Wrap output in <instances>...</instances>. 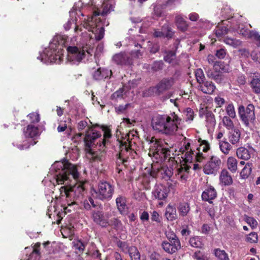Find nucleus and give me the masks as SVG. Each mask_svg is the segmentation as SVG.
<instances>
[{"label": "nucleus", "mask_w": 260, "mask_h": 260, "mask_svg": "<svg viewBox=\"0 0 260 260\" xmlns=\"http://www.w3.org/2000/svg\"><path fill=\"white\" fill-rule=\"evenodd\" d=\"M68 39V37L66 36H55L49 46L40 53L37 59L44 63L60 64L63 61V46L67 47L66 63L78 64L87 54L92 55L93 49L88 48L87 44L82 47L71 46L69 44Z\"/></svg>", "instance_id": "1"}, {"label": "nucleus", "mask_w": 260, "mask_h": 260, "mask_svg": "<svg viewBox=\"0 0 260 260\" xmlns=\"http://www.w3.org/2000/svg\"><path fill=\"white\" fill-rule=\"evenodd\" d=\"M50 173L53 175L52 183L56 185H63L58 188L60 192V199L69 201L73 197H79L84 190L85 182L80 178V174L76 166L64 159L56 161L51 166Z\"/></svg>", "instance_id": "2"}, {"label": "nucleus", "mask_w": 260, "mask_h": 260, "mask_svg": "<svg viewBox=\"0 0 260 260\" xmlns=\"http://www.w3.org/2000/svg\"><path fill=\"white\" fill-rule=\"evenodd\" d=\"M149 144L150 146L148 154L149 156L155 158L156 162L159 161H165L167 159L169 160L170 167H164L159 170L161 174L164 175V177L170 178L174 173V170L176 169L175 171L176 178L182 182H185L188 177L190 167L186 165H178L175 158L170 156V150L164 146L161 141L152 138Z\"/></svg>", "instance_id": "3"}, {"label": "nucleus", "mask_w": 260, "mask_h": 260, "mask_svg": "<svg viewBox=\"0 0 260 260\" xmlns=\"http://www.w3.org/2000/svg\"><path fill=\"white\" fill-rule=\"evenodd\" d=\"M114 5V0H99V4L94 8L93 15L84 19V28L88 30L93 28L92 34L96 40L99 41L104 36V24L97 17L100 15L104 16L113 11Z\"/></svg>", "instance_id": "4"}, {"label": "nucleus", "mask_w": 260, "mask_h": 260, "mask_svg": "<svg viewBox=\"0 0 260 260\" xmlns=\"http://www.w3.org/2000/svg\"><path fill=\"white\" fill-rule=\"evenodd\" d=\"M181 119L175 113L169 115H158L154 116L151 121L153 129L157 132L168 136L176 135L179 130V125Z\"/></svg>", "instance_id": "5"}, {"label": "nucleus", "mask_w": 260, "mask_h": 260, "mask_svg": "<svg viewBox=\"0 0 260 260\" xmlns=\"http://www.w3.org/2000/svg\"><path fill=\"white\" fill-rule=\"evenodd\" d=\"M82 135L84 136V141L86 145L89 146V148L87 149V157L88 158L94 162L101 161L103 156V152L101 151H95L90 148L92 144H94V141L101 136V134L92 128H88V131L86 129L85 132L78 134L79 137H81Z\"/></svg>", "instance_id": "6"}, {"label": "nucleus", "mask_w": 260, "mask_h": 260, "mask_svg": "<svg viewBox=\"0 0 260 260\" xmlns=\"http://www.w3.org/2000/svg\"><path fill=\"white\" fill-rule=\"evenodd\" d=\"M70 15L71 18L66 24H64V29L66 30H69L72 26H74L75 32L77 34L81 32V35L84 40V41H87L89 40V43H92L93 40L94 39V35L92 34V31L93 28L88 30V29L84 28L83 24L84 22V19L86 18H83L84 15L81 13L82 18H80V21H81L80 25L82 26L83 28L78 24V19L76 16V13L73 11H72L70 12Z\"/></svg>", "instance_id": "7"}, {"label": "nucleus", "mask_w": 260, "mask_h": 260, "mask_svg": "<svg viewBox=\"0 0 260 260\" xmlns=\"http://www.w3.org/2000/svg\"><path fill=\"white\" fill-rule=\"evenodd\" d=\"M113 187L107 182H102L99 184L96 189H93L91 191L92 197L101 200H109L113 195Z\"/></svg>", "instance_id": "8"}, {"label": "nucleus", "mask_w": 260, "mask_h": 260, "mask_svg": "<svg viewBox=\"0 0 260 260\" xmlns=\"http://www.w3.org/2000/svg\"><path fill=\"white\" fill-rule=\"evenodd\" d=\"M238 113L241 120L246 126L255 120L254 107L252 104H249L246 108L243 106H239Z\"/></svg>", "instance_id": "9"}, {"label": "nucleus", "mask_w": 260, "mask_h": 260, "mask_svg": "<svg viewBox=\"0 0 260 260\" xmlns=\"http://www.w3.org/2000/svg\"><path fill=\"white\" fill-rule=\"evenodd\" d=\"M184 139L185 141L183 143L182 146L180 148V151L182 153L185 152V154H183L181 157L184 161V164H183L186 165L189 167L186 164L191 162L193 157L194 156H196V155H194L192 148L190 146L192 141L190 139L186 140L185 138H184ZM189 167L190 168V166Z\"/></svg>", "instance_id": "10"}, {"label": "nucleus", "mask_w": 260, "mask_h": 260, "mask_svg": "<svg viewBox=\"0 0 260 260\" xmlns=\"http://www.w3.org/2000/svg\"><path fill=\"white\" fill-rule=\"evenodd\" d=\"M221 161L215 156H212L203 168L204 172L207 175L216 174L220 167Z\"/></svg>", "instance_id": "11"}, {"label": "nucleus", "mask_w": 260, "mask_h": 260, "mask_svg": "<svg viewBox=\"0 0 260 260\" xmlns=\"http://www.w3.org/2000/svg\"><path fill=\"white\" fill-rule=\"evenodd\" d=\"M169 190L168 188L162 184L156 185L152 191L153 197L159 200H165L168 197Z\"/></svg>", "instance_id": "12"}, {"label": "nucleus", "mask_w": 260, "mask_h": 260, "mask_svg": "<svg viewBox=\"0 0 260 260\" xmlns=\"http://www.w3.org/2000/svg\"><path fill=\"white\" fill-rule=\"evenodd\" d=\"M59 192L60 193V191ZM83 192H82L81 194L79 197H77L74 198H73L74 197V194H73L72 197V200H71L70 201V199H68L69 200V201H68V200L66 201V199H64V201L60 200V194L59 196L56 198V199L59 202V203L61 205V206L62 208V209H61V210H62L63 209V212L64 213L71 212L73 208V206L76 203V200H77L78 198H80L82 196Z\"/></svg>", "instance_id": "13"}, {"label": "nucleus", "mask_w": 260, "mask_h": 260, "mask_svg": "<svg viewBox=\"0 0 260 260\" xmlns=\"http://www.w3.org/2000/svg\"><path fill=\"white\" fill-rule=\"evenodd\" d=\"M201 139L199 140L200 142V145L199 147L197 148V150L198 152L196 153V159L197 161L201 162L203 159H204L206 156L202 153L201 151L204 152H207L210 148V146L208 142L206 140H202Z\"/></svg>", "instance_id": "14"}, {"label": "nucleus", "mask_w": 260, "mask_h": 260, "mask_svg": "<svg viewBox=\"0 0 260 260\" xmlns=\"http://www.w3.org/2000/svg\"><path fill=\"white\" fill-rule=\"evenodd\" d=\"M174 84L172 78L162 79L156 86L153 88L155 90L156 93L159 94L169 89Z\"/></svg>", "instance_id": "15"}, {"label": "nucleus", "mask_w": 260, "mask_h": 260, "mask_svg": "<svg viewBox=\"0 0 260 260\" xmlns=\"http://www.w3.org/2000/svg\"><path fill=\"white\" fill-rule=\"evenodd\" d=\"M216 197L217 192L215 188L211 185L207 186L202 194V200L210 204L212 203V200H214Z\"/></svg>", "instance_id": "16"}, {"label": "nucleus", "mask_w": 260, "mask_h": 260, "mask_svg": "<svg viewBox=\"0 0 260 260\" xmlns=\"http://www.w3.org/2000/svg\"><path fill=\"white\" fill-rule=\"evenodd\" d=\"M162 247L163 249L167 253L173 254L176 252L181 248L180 241L164 242H162Z\"/></svg>", "instance_id": "17"}, {"label": "nucleus", "mask_w": 260, "mask_h": 260, "mask_svg": "<svg viewBox=\"0 0 260 260\" xmlns=\"http://www.w3.org/2000/svg\"><path fill=\"white\" fill-rule=\"evenodd\" d=\"M113 60L117 64L128 65L132 62V59L129 57L125 52H120L113 56Z\"/></svg>", "instance_id": "18"}, {"label": "nucleus", "mask_w": 260, "mask_h": 260, "mask_svg": "<svg viewBox=\"0 0 260 260\" xmlns=\"http://www.w3.org/2000/svg\"><path fill=\"white\" fill-rule=\"evenodd\" d=\"M92 217L93 221L97 224L103 227H106L108 226V224H109V221L108 220L107 217H106L102 212H93Z\"/></svg>", "instance_id": "19"}, {"label": "nucleus", "mask_w": 260, "mask_h": 260, "mask_svg": "<svg viewBox=\"0 0 260 260\" xmlns=\"http://www.w3.org/2000/svg\"><path fill=\"white\" fill-rule=\"evenodd\" d=\"M23 134L26 138H34L39 136L40 133L37 126L30 124L24 128Z\"/></svg>", "instance_id": "20"}, {"label": "nucleus", "mask_w": 260, "mask_h": 260, "mask_svg": "<svg viewBox=\"0 0 260 260\" xmlns=\"http://www.w3.org/2000/svg\"><path fill=\"white\" fill-rule=\"evenodd\" d=\"M219 181L221 185L229 186L232 184V178L226 169L221 170L219 175Z\"/></svg>", "instance_id": "21"}, {"label": "nucleus", "mask_w": 260, "mask_h": 260, "mask_svg": "<svg viewBox=\"0 0 260 260\" xmlns=\"http://www.w3.org/2000/svg\"><path fill=\"white\" fill-rule=\"evenodd\" d=\"M199 84V89L205 93L212 94L215 89V85L211 81H203Z\"/></svg>", "instance_id": "22"}, {"label": "nucleus", "mask_w": 260, "mask_h": 260, "mask_svg": "<svg viewBox=\"0 0 260 260\" xmlns=\"http://www.w3.org/2000/svg\"><path fill=\"white\" fill-rule=\"evenodd\" d=\"M253 151V149L251 147H249V149H247L243 147L238 148L236 151L237 156L238 158L248 160L250 157V154Z\"/></svg>", "instance_id": "23"}, {"label": "nucleus", "mask_w": 260, "mask_h": 260, "mask_svg": "<svg viewBox=\"0 0 260 260\" xmlns=\"http://www.w3.org/2000/svg\"><path fill=\"white\" fill-rule=\"evenodd\" d=\"M103 131H104V136L103 138H101L99 142H97V144L99 143V147L100 150H103L104 147L107 144L109 139L111 137L110 131L109 128L106 127H103Z\"/></svg>", "instance_id": "24"}, {"label": "nucleus", "mask_w": 260, "mask_h": 260, "mask_svg": "<svg viewBox=\"0 0 260 260\" xmlns=\"http://www.w3.org/2000/svg\"><path fill=\"white\" fill-rule=\"evenodd\" d=\"M241 133L238 128H234L229 134V140L233 145H237L240 141Z\"/></svg>", "instance_id": "25"}, {"label": "nucleus", "mask_w": 260, "mask_h": 260, "mask_svg": "<svg viewBox=\"0 0 260 260\" xmlns=\"http://www.w3.org/2000/svg\"><path fill=\"white\" fill-rule=\"evenodd\" d=\"M117 208L121 214H125L127 212V206L126 204L125 198L121 196L118 197L116 200Z\"/></svg>", "instance_id": "26"}, {"label": "nucleus", "mask_w": 260, "mask_h": 260, "mask_svg": "<svg viewBox=\"0 0 260 260\" xmlns=\"http://www.w3.org/2000/svg\"><path fill=\"white\" fill-rule=\"evenodd\" d=\"M165 215L168 220L173 221L177 218L176 210L173 206L169 204L166 208Z\"/></svg>", "instance_id": "27"}, {"label": "nucleus", "mask_w": 260, "mask_h": 260, "mask_svg": "<svg viewBox=\"0 0 260 260\" xmlns=\"http://www.w3.org/2000/svg\"><path fill=\"white\" fill-rule=\"evenodd\" d=\"M112 74L111 71L107 69L99 68L93 74V78L96 80H101L106 78L109 75Z\"/></svg>", "instance_id": "28"}, {"label": "nucleus", "mask_w": 260, "mask_h": 260, "mask_svg": "<svg viewBox=\"0 0 260 260\" xmlns=\"http://www.w3.org/2000/svg\"><path fill=\"white\" fill-rule=\"evenodd\" d=\"M72 245L73 249L79 255L83 252L85 248V243L79 240H74Z\"/></svg>", "instance_id": "29"}, {"label": "nucleus", "mask_w": 260, "mask_h": 260, "mask_svg": "<svg viewBox=\"0 0 260 260\" xmlns=\"http://www.w3.org/2000/svg\"><path fill=\"white\" fill-rule=\"evenodd\" d=\"M226 166L228 169L233 173H236L237 171L238 161L237 159L233 156L229 157L226 161Z\"/></svg>", "instance_id": "30"}, {"label": "nucleus", "mask_w": 260, "mask_h": 260, "mask_svg": "<svg viewBox=\"0 0 260 260\" xmlns=\"http://www.w3.org/2000/svg\"><path fill=\"white\" fill-rule=\"evenodd\" d=\"M216 121L214 115L211 113L207 114L206 115V126L209 132L213 130Z\"/></svg>", "instance_id": "31"}, {"label": "nucleus", "mask_w": 260, "mask_h": 260, "mask_svg": "<svg viewBox=\"0 0 260 260\" xmlns=\"http://www.w3.org/2000/svg\"><path fill=\"white\" fill-rule=\"evenodd\" d=\"M250 84L253 91L256 93H260V75H256Z\"/></svg>", "instance_id": "32"}, {"label": "nucleus", "mask_w": 260, "mask_h": 260, "mask_svg": "<svg viewBox=\"0 0 260 260\" xmlns=\"http://www.w3.org/2000/svg\"><path fill=\"white\" fill-rule=\"evenodd\" d=\"M49 218H51L52 216H54L55 215L57 216V223L59 224L60 221L62 218V215L63 213H60L59 211H57V210L55 209V206L53 207L50 206L48 209V213H47Z\"/></svg>", "instance_id": "33"}, {"label": "nucleus", "mask_w": 260, "mask_h": 260, "mask_svg": "<svg viewBox=\"0 0 260 260\" xmlns=\"http://www.w3.org/2000/svg\"><path fill=\"white\" fill-rule=\"evenodd\" d=\"M223 42L226 45L234 48H236L242 45V42L240 40L228 37L224 38Z\"/></svg>", "instance_id": "34"}, {"label": "nucleus", "mask_w": 260, "mask_h": 260, "mask_svg": "<svg viewBox=\"0 0 260 260\" xmlns=\"http://www.w3.org/2000/svg\"><path fill=\"white\" fill-rule=\"evenodd\" d=\"M239 32L244 36H248V37L254 39L257 41V46H260V35L257 32L254 31L243 32L242 30H240Z\"/></svg>", "instance_id": "35"}, {"label": "nucleus", "mask_w": 260, "mask_h": 260, "mask_svg": "<svg viewBox=\"0 0 260 260\" xmlns=\"http://www.w3.org/2000/svg\"><path fill=\"white\" fill-rule=\"evenodd\" d=\"M40 243H36L34 245L33 250L31 254L29 255V257L27 259L24 258L23 259L21 260H37L38 259H39L40 253L38 248L40 247Z\"/></svg>", "instance_id": "36"}, {"label": "nucleus", "mask_w": 260, "mask_h": 260, "mask_svg": "<svg viewBox=\"0 0 260 260\" xmlns=\"http://www.w3.org/2000/svg\"><path fill=\"white\" fill-rule=\"evenodd\" d=\"M177 209L180 215L182 216H186L190 210L189 206L186 203H180Z\"/></svg>", "instance_id": "37"}, {"label": "nucleus", "mask_w": 260, "mask_h": 260, "mask_svg": "<svg viewBox=\"0 0 260 260\" xmlns=\"http://www.w3.org/2000/svg\"><path fill=\"white\" fill-rule=\"evenodd\" d=\"M128 253L131 260H140V253L137 247L135 246L129 247Z\"/></svg>", "instance_id": "38"}, {"label": "nucleus", "mask_w": 260, "mask_h": 260, "mask_svg": "<svg viewBox=\"0 0 260 260\" xmlns=\"http://www.w3.org/2000/svg\"><path fill=\"white\" fill-rule=\"evenodd\" d=\"M220 149L224 154H228L232 149L231 144L226 141H220L219 142Z\"/></svg>", "instance_id": "39"}, {"label": "nucleus", "mask_w": 260, "mask_h": 260, "mask_svg": "<svg viewBox=\"0 0 260 260\" xmlns=\"http://www.w3.org/2000/svg\"><path fill=\"white\" fill-rule=\"evenodd\" d=\"M214 254L218 260H230L228 253L223 250L215 249Z\"/></svg>", "instance_id": "40"}, {"label": "nucleus", "mask_w": 260, "mask_h": 260, "mask_svg": "<svg viewBox=\"0 0 260 260\" xmlns=\"http://www.w3.org/2000/svg\"><path fill=\"white\" fill-rule=\"evenodd\" d=\"M252 169V164L247 163L244 168L240 172V176L243 179L247 178L251 173Z\"/></svg>", "instance_id": "41"}, {"label": "nucleus", "mask_w": 260, "mask_h": 260, "mask_svg": "<svg viewBox=\"0 0 260 260\" xmlns=\"http://www.w3.org/2000/svg\"><path fill=\"white\" fill-rule=\"evenodd\" d=\"M175 21L178 28L181 30H185L187 26L186 21L180 15H177L175 17Z\"/></svg>", "instance_id": "42"}, {"label": "nucleus", "mask_w": 260, "mask_h": 260, "mask_svg": "<svg viewBox=\"0 0 260 260\" xmlns=\"http://www.w3.org/2000/svg\"><path fill=\"white\" fill-rule=\"evenodd\" d=\"M75 228L72 225L65 226L61 230V233L64 237H70L74 234Z\"/></svg>", "instance_id": "43"}, {"label": "nucleus", "mask_w": 260, "mask_h": 260, "mask_svg": "<svg viewBox=\"0 0 260 260\" xmlns=\"http://www.w3.org/2000/svg\"><path fill=\"white\" fill-rule=\"evenodd\" d=\"M243 220L252 229H255L258 225V222L256 220L252 217L244 215L243 217Z\"/></svg>", "instance_id": "44"}, {"label": "nucleus", "mask_w": 260, "mask_h": 260, "mask_svg": "<svg viewBox=\"0 0 260 260\" xmlns=\"http://www.w3.org/2000/svg\"><path fill=\"white\" fill-rule=\"evenodd\" d=\"M13 144L14 146L17 147V148L20 150L27 149L29 147L30 145L29 143L28 142L27 140L23 141L22 144L21 143V142L17 141L13 142Z\"/></svg>", "instance_id": "45"}, {"label": "nucleus", "mask_w": 260, "mask_h": 260, "mask_svg": "<svg viewBox=\"0 0 260 260\" xmlns=\"http://www.w3.org/2000/svg\"><path fill=\"white\" fill-rule=\"evenodd\" d=\"M184 114L185 116V120L186 121L190 122L193 120L194 114L192 109L190 108H187L184 110Z\"/></svg>", "instance_id": "46"}, {"label": "nucleus", "mask_w": 260, "mask_h": 260, "mask_svg": "<svg viewBox=\"0 0 260 260\" xmlns=\"http://www.w3.org/2000/svg\"><path fill=\"white\" fill-rule=\"evenodd\" d=\"M222 121L223 125L227 129L231 130L234 129V123L232 120L229 117L226 116H223Z\"/></svg>", "instance_id": "47"}, {"label": "nucleus", "mask_w": 260, "mask_h": 260, "mask_svg": "<svg viewBox=\"0 0 260 260\" xmlns=\"http://www.w3.org/2000/svg\"><path fill=\"white\" fill-rule=\"evenodd\" d=\"M189 243L192 247L196 248L201 247L202 245V243L199 237L191 238L189 240Z\"/></svg>", "instance_id": "48"}, {"label": "nucleus", "mask_w": 260, "mask_h": 260, "mask_svg": "<svg viewBox=\"0 0 260 260\" xmlns=\"http://www.w3.org/2000/svg\"><path fill=\"white\" fill-rule=\"evenodd\" d=\"M225 110L226 114L230 117L234 118L236 117V112L233 104H228L226 107Z\"/></svg>", "instance_id": "49"}, {"label": "nucleus", "mask_w": 260, "mask_h": 260, "mask_svg": "<svg viewBox=\"0 0 260 260\" xmlns=\"http://www.w3.org/2000/svg\"><path fill=\"white\" fill-rule=\"evenodd\" d=\"M258 240L257 234L255 232H251L246 238V241L250 243H256Z\"/></svg>", "instance_id": "50"}, {"label": "nucleus", "mask_w": 260, "mask_h": 260, "mask_svg": "<svg viewBox=\"0 0 260 260\" xmlns=\"http://www.w3.org/2000/svg\"><path fill=\"white\" fill-rule=\"evenodd\" d=\"M124 88H120L119 90L115 91L112 95V99L115 100H118L123 98L124 95Z\"/></svg>", "instance_id": "51"}, {"label": "nucleus", "mask_w": 260, "mask_h": 260, "mask_svg": "<svg viewBox=\"0 0 260 260\" xmlns=\"http://www.w3.org/2000/svg\"><path fill=\"white\" fill-rule=\"evenodd\" d=\"M197 80L199 84L204 81L205 78L203 71L201 69H198L195 72Z\"/></svg>", "instance_id": "52"}, {"label": "nucleus", "mask_w": 260, "mask_h": 260, "mask_svg": "<svg viewBox=\"0 0 260 260\" xmlns=\"http://www.w3.org/2000/svg\"><path fill=\"white\" fill-rule=\"evenodd\" d=\"M129 106H130L129 104L116 106L115 108V111L118 114L124 113Z\"/></svg>", "instance_id": "53"}, {"label": "nucleus", "mask_w": 260, "mask_h": 260, "mask_svg": "<svg viewBox=\"0 0 260 260\" xmlns=\"http://www.w3.org/2000/svg\"><path fill=\"white\" fill-rule=\"evenodd\" d=\"M28 118L32 123H38L40 121L39 115L37 113H32L28 115Z\"/></svg>", "instance_id": "54"}, {"label": "nucleus", "mask_w": 260, "mask_h": 260, "mask_svg": "<svg viewBox=\"0 0 260 260\" xmlns=\"http://www.w3.org/2000/svg\"><path fill=\"white\" fill-rule=\"evenodd\" d=\"M83 204L84 208L87 210L90 209L91 206L95 207L96 206L94 203L93 200L91 198H89L88 200H85Z\"/></svg>", "instance_id": "55"}, {"label": "nucleus", "mask_w": 260, "mask_h": 260, "mask_svg": "<svg viewBox=\"0 0 260 260\" xmlns=\"http://www.w3.org/2000/svg\"><path fill=\"white\" fill-rule=\"evenodd\" d=\"M166 236L170 242L172 241H179V239L177 238L175 234L171 231H169L166 232Z\"/></svg>", "instance_id": "56"}, {"label": "nucleus", "mask_w": 260, "mask_h": 260, "mask_svg": "<svg viewBox=\"0 0 260 260\" xmlns=\"http://www.w3.org/2000/svg\"><path fill=\"white\" fill-rule=\"evenodd\" d=\"M120 148L121 149V151H123V149H124L126 151H128L129 149H131L130 142L128 141L127 139L126 141L124 140L120 142Z\"/></svg>", "instance_id": "57"}, {"label": "nucleus", "mask_w": 260, "mask_h": 260, "mask_svg": "<svg viewBox=\"0 0 260 260\" xmlns=\"http://www.w3.org/2000/svg\"><path fill=\"white\" fill-rule=\"evenodd\" d=\"M175 58V53L173 52L170 51L167 53L164 56V59L166 61L169 63H171L173 60Z\"/></svg>", "instance_id": "58"}, {"label": "nucleus", "mask_w": 260, "mask_h": 260, "mask_svg": "<svg viewBox=\"0 0 260 260\" xmlns=\"http://www.w3.org/2000/svg\"><path fill=\"white\" fill-rule=\"evenodd\" d=\"M228 29L226 27H222L221 28H218L216 30V35L217 37H220L223 35H224L228 33Z\"/></svg>", "instance_id": "59"}, {"label": "nucleus", "mask_w": 260, "mask_h": 260, "mask_svg": "<svg viewBox=\"0 0 260 260\" xmlns=\"http://www.w3.org/2000/svg\"><path fill=\"white\" fill-rule=\"evenodd\" d=\"M109 225L114 226L115 228L118 229L121 228V223L117 219L114 218L113 219L111 220L110 221H109V224H108V225Z\"/></svg>", "instance_id": "60"}, {"label": "nucleus", "mask_w": 260, "mask_h": 260, "mask_svg": "<svg viewBox=\"0 0 260 260\" xmlns=\"http://www.w3.org/2000/svg\"><path fill=\"white\" fill-rule=\"evenodd\" d=\"M118 246L121 249V250L124 253L128 252V247L127 244L125 242H119L118 243Z\"/></svg>", "instance_id": "61"}, {"label": "nucleus", "mask_w": 260, "mask_h": 260, "mask_svg": "<svg viewBox=\"0 0 260 260\" xmlns=\"http://www.w3.org/2000/svg\"><path fill=\"white\" fill-rule=\"evenodd\" d=\"M161 31L165 32V34L169 33L170 35L168 38H171L173 35V32L172 31L171 28L168 24H165L162 26Z\"/></svg>", "instance_id": "62"}, {"label": "nucleus", "mask_w": 260, "mask_h": 260, "mask_svg": "<svg viewBox=\"0 0 260 260\" xmlns=\"http://www.w3.org/2000/svg\"><path fill=\"white\" fill-rule=\"evenodd\" d=\"M89 128L87 125V122L86 121H80L78 124V129L79 131H82L85 128Z\"/></svg>", "instance_id": "63"}, {"label": "nucleus", "mask_w": 260, "mask_h": 260, "mask_svg": "<svg viewBox=\"0 0 260 260\" xmlns=\"http://www.w3.org/2000/svg\"><path fill=\"white\" fill-rule=\"evenodd\" d=\"M215 104L217 107H221L225 103L224 99L219 96H217L215 98L214 100Z\"/></svg>", "instance_id": "64"}]
</instances>
